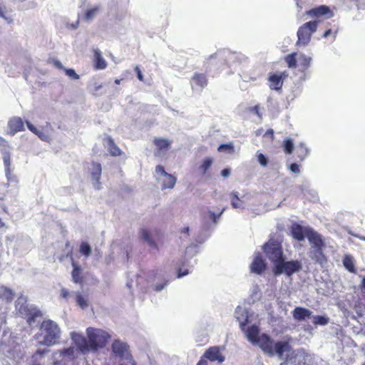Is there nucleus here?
<instances>
[{
	"label": "nucleus",
	"mask_w": 365,
	"mask_h": 365,
	"mask_svg": "<svg viewBox=\"0 0 365 365\" xmlns=\"http://www.w3.org/2000/svg\"><path fill=\"white\" fill-rule=\"evenodd\" d=\"M53 64L56 68H57L60 70H63V71L66 69V68L63 66V64L58 60H56V59L53 60Z\"/></svg>",
	"instance_id": "864d4df0"
},
{
	"label": "nucleus",
	"mask_w": 365,
	"mask_h": 365,
	"mask_svg": "<svg viewBox=\"0 0 365 365\" xmlns=\"http://www.w3.org/2000/svg\"><path fill=\"white\" fill-rule=\"evenodd\" d=\"M28 129L36 135L41 140L50 142L51 140L52 126L48 122L44 125L36 128L29 121H26Z\"/></svg>",
	"instance_id": "9b49d317"
},
{
	"label": "nucleus",
	"mask_w": 365,
	"mask_h": 365,
	"mask_svg": "<svg viewBox=\"0 0 365 365\" xmlns=\"http://www.w3.org/2000/svg\"><path fill=\"white\" fill-rule=\"evenodd\" d=\"M230 197H231V205H232V207L233 208H235V209L241 207V205L238 202V201L240 200V199L239 198V196H238V192H232L230 194Z\"/></svg>",
	"instance_id": "a19ab883"
},
{
	"label": "nucleus",
	"mask_w": 365,
	"mask_h": 365,
	"mask_svg": "<svg viewBox=\"0 0 365 365\" xmlns=\"http://www.w3.org/2000/svg\"><path fill=\"white\" fill-rule=\"evenodd\" d=\"M235 317L237 320L240 322V326L242 330H244L245 326L250 322V316H249L248 312L241 307H237L236 308Z\"/></svg>",
	"instance_id": "aec40b11"
},
{
	"label": "nucleus",
	"mask_w": 365,
	"mask_h": 365,
	"mask_svg": "<svg viewBox=\"0 0 365 365\" xmlns=\"http://www.w3.org/2000/svg\"><path fill=\"white\" fill-rule=\"evenodd\" d=\"M8 134L14 135L16 133L24 130L23 120L19 117H13L8 122Z\"/></svg>",
	"instance_id": "a211bd4d"
},
{
	"label": "nucleus",
	"mask_w": 365,
	"mask_h": 365,
	"mask_svg": "<svg viewBox=\"0 0 365 365\" xmlns=\"http://www.w3.org/2000/svg\"><path fill=\"white\" fill-rule=\"evenodd\" d=\"M266 265L259 254L257 255L250 265L251 271L261 274L265 269Z\"/></svg>",
	"instance_id": "393cba45"
},
{
	"label": "nucleus",
	"mask_w": 365,
	"mask_h": 365,
	"mask_svg": "<svg viewBox=\"0 0 365 365\" xmlns=\"http://www.w3.org/2000/svg\"><path fill=\"white\" fill-rule=\"evenodd\" d=\"M289 170H290L291 172H292L294 173H297L298 174V173H300L299 166L297 163L291 164L290 166H289Z\"/></svg>",
	"instance_id": "3c124183"
},
{
	"label": "nucleus",
	"mask_w": 365,
	"mask_h": 365,
	"mask_svg": "<svg viewBox=\"0 0 365 365\" xmlns=\"http://www.w3.org/2000/svg\"><path fill=\"white\" fill-rule=\"evenodd\" d=\"M300 269L301 264L298 261L284 262V259H282L279 263L276 264V267H274V274L279 275L282 273H285L287 275H291Z\"/></svg>",
	"instance_id": "ddd939ff"
},
{
	"label": "nucleus",
	"mask_w": 365,
	"mask_h": 365,
	"mask_svg": "<svg viewBox=\"0 0 365 365\" xmlns=\"http://www.w3.org/2000/svg\"><path fill=\"white\" fill-rule=\"evenodd\" d=\"M225 53L224 51H217L207 58L206 63L208 65H212L215 60H218L221 63H225Z\"/></svg>",
	"instance_id": "c85d7f7f"
},
{
	"label": "nucleus",
	"mask_w": 365,
	"mask_h": 365,
	"mask_svg": "<svg viewBox=\"0 0 365 365\" xmlns=\"http://www.w3.org/2000/svg\"><path fill=\"white\" fill-rule=\"evenodd\" d=\"M217 150L219 152H225L227 153H234V145L232 143H230L227 144H221Z\"/></svg>",
	"instance_id": "ea45409f"
},
{
	"label": "nucleus",
	"mask_w": 365,
	"mask_h": 365,
	"mask_svg": "<svg viewBox=\"0 0 365 365\" xmlns=\"http://www.w3.org/2000/svg\"><path fill=\"white\" fill-rule=\"evenodd\" d=\"M191 84L197 88H204L207 84V79L203 73H195L191 79Z\"/></svg>",
	"instance_id": "a878e982"
},
{
	"label": "nucleus",
	"mask_w": 365,
	"mask_h": 365,
	"mask_svg": "<svg viewBox=\"0 0 365 365\" xmlns=\"http://www.w3.org/2000/svg\"><path fill=\"white\" fill-rule=\"evenodd\" d=\"M153 144L155 147L154 150V155L156 157L163 158L170 149L172 141L167 138H155L153 140Z\"/></svg>",
	"instance_id": "4468645a"
},
{
	"label": "nucleus",
	"mask_w": 365,
	"mask_h": 365,
	"mask_svg": "<svg viewBox=\"0 0 365 365\" xmlns=\"http://www.w3.org/2000/svg\"><path fill=\"white\" fill-rule=\"evenodd\" d=\"M312 57L304 53L298 54L297 52L287 55L284 61L290 68H299L302 72L306 71L311 66Z\"/></svg>",
	"instance_id": "0eeeda50"
},
{
	"label": "nucleus",
	"mask_w": 365,
	"mask_h": 365,
	"mask_svg": "<svg viewBox=\"0 0 365 365\" xmlns=\"http://www.w3.org/2000/svg\"><path fill=\"white\" fill-rule=\"evenodd\" d=\"M88 169L91 173V179L93 187L97 190L101 189L100 178L102 171L101 164L92 163Z\"/></svg>",
	"instance_id": "dca6fc26"
},
{
	"label": "nucleus",
	"mask_w": 365,
	"mask_h": 365,
	"mask_svg": "<svg viewBox=\"0 0 365 365\" xmlns=\"http://www.w3.org/2000/svg\"><path fill=\"white\" fill-rule=\"evenodd\" d=\"M243 331L250 342L253 345L259 346L264 353L270 356L277 354L279 358L282 359L284 354L289 352L290 350V346L286 341L274 342L266 334L259 335V329L255 324L247 329L245 327Z\"/></svg>",
	"instance_id": "f03ea898"
},
{
	"label": "nucleus",
	"mask_w": 365,
	"mask_h": 365,
	"mask_svg": "<svg viewBox=\"0 0 365 365\" xmlns=\"http://www.w3.org/2000/svg\"><path fill=\"white\" fill-rule=\"evenodd\" d=\"M257 160H258L259 163L262 166L266 167L267 165L268 160H267V158L264 155H263L261 153H257Z\"/></svg>",
	"instance_id": "de8ad7c7"
},
{
	"label": "nucleus",
	"mask_w": 365,
	"mask_h": 365,
	"mask_svg": "<svg viewBox=\"0 0 365 365\" xmlns=\"http://www.w3.org/2000/svg\"><path fill=\"white\" fill-rule=\"evenodd\" d=\"M292 314L294 319L297 321H303L312 317V312L309 309L301 307H296Z\"/></svg>",
	"instance_id": "bb28decb"
},
{
	"label": "nucleus",
	"mask_w": 365,
	"mask_h": 365,
	"mask_svg": "<svg viewBox=\"0 0 365 365\" xmlns=\"http://www.w3.org/2000/svg\"><path fill=\"white\" fill-rule=\"evenodd\" d=\"M105 143L108 148L109 153L113 156H118L121 154L120 148L114 143L110 138H108L105 140Z\"/></svg>",
	"instance_id": "cd10ccee"
},
{
	"label": "nucleus",
	"mask_w": 365,
	"mask_h": 365,
	"mask_svg": "<svg viewBox=\"0 0 365 365\" xmlns=\"http://www.w3.org/2000/svg\"><path fill=\"white\" fill-rule=\"evenodd\" d=\"M312 356L304 349H299L296 351L294 357V363L297 365H312Z\"/></svg>",
	"instance_id": "f3484780"
},
{
	"label": "nucleus",
	"mask_w": 365,
	"mask_h": 365,
	"mask_svg": "<svg viewBox=\"0 0 365 365\" xmlns=\"http://www.w3.org/2000/svg\"><path fill=\"white\" fill-rule=\"evenodd\" d=\"M307 239L311 245L309 257L320 264L326 263L327 258L324 255L326 242L323 237L314 230H309L307 232Z\"/></svg>",
	"instance_id": "20e7f679"
},
{
	"label": "nucleus",
	"mask_w": 365,
	"mask_h": 365,
	"mask_svg": "<svg viewBox=\"0 0 365 365\" xmlns=\"http://www.w3.org/2000/svg\"><path fill=\"white\" fill-rule=\"evenodd\" d=\"M61 331L58 324L51 319L43 320L40 326L39 332L35 335L38 344L52 346L59 343Z\"/></svg>",
	"instance_id": "7ed1b4c3"
},
{
	"label": "nucleus",
	"mask_w": 365,
	"mask_h": 365,
	"mask_svg": "<svg viewBox=\"0 0 365 365\" xmlns=\"http://www.w3.org/2000/svg\"><path fill=\"white\" fill-rule=\"evenodd\" d=\"M212 163V159L211 158H206L201 166L199 168L202 174H205L207 170L210 168Z\"/></svg>",
	"instance_id": "79ce46f5"
},
{
	"label": "nucleus",
	"mask_w": 365,
	"mask_h": 365,
	"mask_svg": "<svg viewBox=\"0 0 365 365\" xmlns=\"http://www.w3.org/2000/svg\"><path fill=\"white\" fill-rule=\"evenodd\" d=\"M66 75L71 80H78L80 76L77 74L74 69L73 68H66L64 70Z\"/></svg>",
	"instance_id": "a18cd8bd"
},
{
	"label": "nucleus",
	"mask_w": 365,
	"mask_h": 365,
	"mask_svg": "<svg viewBox=\"0 0 365 365\" xmlns=\"http://www.w3.org/2000/svg\"><path fill=\"white\" fill-rule=\"evenodd\" d=\"M5 8H3L1 5H0V17L3 18L4 19H5L7 23L9 24H11L12 23L13 21V19L10 17V16H7L6 15V11H4Z\"/></svg>",
	"instance_id": "09e8293b"
},
{
	"label": "nucleus",
	"mask_w": 365,
	"mask_h": 365,
	"mask_svg": "<svg viewBox=\"0 0 365 365\" xmlns=\"http://www.w3.org/2000/svg\"><path fill=\"white\" fill-rule=\"evenodd\" d=\"M80 252L83 255L88 257L91 253V248L87 242H82L80 246Z\"/></svg>",
	"instance_id": "37998d69"
},
{
	"label": "nucleus",
	"mask_w": 365,
	"mask_h": 365,
	"mask_svg": "<svg viewBox=\"0 0 365 365\" xmlns=\"http://www.w3.org/2000/svg\"><path fill=\"white\" fill-rule=\"evenodd\" d=\"M156 180L162 183V189H172L176 183V178L165 172L162 165L155 168Z\"/></svg>",
	"instance_id": "f8f14e48"
},
{
	"label": "nucleus",
	"mask_w": 365,
	"mask_h": 365,
	"mask_svg": "<svg viewBox=\"0 0 365 365\" xmlns=\"http://www.w3.org/2000/svg\"><path fill=\"white\" fill-rule=\"evenodd\" d=\"M297 157L301 160H304L307 156L309 153V149L306 146V145L303 143H301L297 147Z\"/></svg>",
	"instance_id": "7c9ffc66"
},
{
	"label": "nucleus",
	"mask_w": 365,
	"mask_h": 365,
	"mask_svg": "<svg viewBox=\"0 0 365 365\" xmlns=\"http://www.w3.org/2000/svg\"><path fill=\"white\" fill-rule=\"evenodd\" d=\"M312 230L311 229L303 227L302 226L294 224L291 227V234L292 236L299 240L302 241L304 240V237H307V232Z\"/></svg>",
	"instance_id": "412c9836"
},
{
	"label": "nucleus",
	"mask_w": 365,
	"mask_h": 365,
	"mask_svg": "<svg viewBox=\"0 0 365 365\" xmlns=\"http://www.w3.org/2000/svg\"><path fill=\"white\" fill-rule=\"evenodd\" d=\"M188 274V269H184L183 267H179L178 270V277L180 278L182 277H184Z\"/></svg>",
	"instance_id": "603ef678"
},
{
	"label": "nucleus",
	"mask_w": 365,
	"mask_h": 365,
	"mask_svg": "<svg viewBox=\"0 0 365 365\" xmlns=\"http://www.w3.org/2000/svg\"><path fill=\"white\" fill-rule=\"evenodd\" d=\"M197 365H207V361H203V360H200L197 364Z\"/></svg>",
	"instance_id": "e2e57ef3"
},
{
	"label": "nucleus",
	"mask_w": 365,
	"mask_h": 365,
	"mask_svg": "<svg viewBox=\"0 0 365 365\" xmlns=\"http://www.w3.org/2000/svg\"><path fill=\"white\" fill-rule=\"evenodd\" d=\"M264 252L267 257L276 264L279 263L283 259L282 250L281 245L275 241H269L264 245Z\"/></svg>",
	"instance_id": "1a4fd4ad"
},
{
	"label": "nucleus",
	"mask_w": 365,
	"mask_h": 365,
	"mask_svg": "<svg viewBox=\"0 0 365 365\" xmlns=\"http://www.w3.org/2000/svg\"><path fill=\"white\" fill-rule=\"evenodd\" d=\"M94 68L96 70H103L107 67V62L102 56L101 51L98 48L93 50Z\"/></svg>",
	"instance_id": "b1692460"
},
{
	"label": "nucleus",
	"mask_w": 365,
	"mask_h": 365,
	"mask_svg": "<svg viewBox=\"0 0 365 365\" xmlns=\"http://www.w3.org/2000/svg\"><path fill=\"white\" fill-rule=\"evenodd\" d=\"M168 284V282H164L163 284H156L154 286V289L157 292H160L163 290Z\"/></svg>",
	"instance_id": "5fc2aeb1"
},
{
	"label": "nucleus",
	"mask_w": 365,
	"mask_h": 365,
	"mask_svg": "<svg viewBox=\"0 0 365 365\" xmlns=\"http://www.w3.org/2000/svg\"><path fill=\"white\" fill-rule=\"evenodd\" d=\"M99 6H95L88 9L84 15V18L86 21L91 20L99 11Z\"/></svg>",
	"instance_id": "4c0bfd02"
},
{
	"label": "nucleus",
	"mask_w": 365,
	"mask_h": 365,
	"mask_svg": "<svg viewBox=\"0 0 365 365\" xmlns=\"http://www.w3.org/2000/svg\"><path fill=\"white\" fill-rule=\"evenodd\" d=\"M343 264L350 272H355L354 258L351 256L346 255L343 259Z\"/></svg>",
	"instance_id": "473e14b6"
},
{
	"label": "nucleus",
	"mask_w": 365,
	"mask_h": 365,
	"mask_svg": "<svg viewBox=\"0 0 365 365\" xmlns=\"http://www.w3.org/2000/svg\"><path fill=\"white\" fill-rule=\"evenodd\" d=\"M318 22L316 21H309L299 27L297 31L298 40L297 45H307L310 40L312 35L317 31Z\"/></svg>",
	"instance_id": "6e6552de"
},
{
	"label": "nucleus",
	"mask_w": 365,
	"mask_h": 365,
	"mask_svg": "<svg viewBox=\"0 0 365 365\" xmlns=\"http://www.w3.org/2000/svg\"><path fill=\"white\" fill-rule=\"evenodd\" d=\"M86 333L87 339L83 334L76 331L70 333L72 344L83 355L96 352L99 349L104 348L110 339V335L106 331L98 328L88 327Z\"/></svg>",
	"instance_id": "f257e3e1"
},
{
	"label": "nucleus",
	"mask_w": 365,
	"mask_h": 365,
	"mask_svg": "<svg viewBox=\"0 0 365 365\" xmlns=\"http://www.w3.org/2000/svg\"><path fill=\"white\" fill-rule=\"evenodd\" d=\"M288 76L289 74L286 71L280 73H270L267 79L270 89L276 91L280 90L284 81Z\"/></svg>",
	"instance_id": "2eb2a0df"
},
{
	"label": "nucleus",
	"mask_w": 365,
	"mask_h": 365,
	"mask_svg": "<svg viewBox=\"0 0 365 365\" xmlns=\"http://www.w3.org/2000/svg\"><path fill=\"white\" fill-rule=\"evenodd\" d=\"M134 70L136 73L137 78L140 81L145 82L143 75L142 73V71L139 67V66H135L134 68Z\"/></svg>",
	"instance_id": "8fccbe9b"
},
{
	"label": "nucleus",
	"mask_w": 365,
	"mask_h": 365,
	"mask_svg": "<svg viewBox=\"0 0 365 365\" xmlns=\"http://www.w3.org/2000/svg\"><path fill=\"white\" fill-rule=\"evenodd\" d=\"M16 309L26 319L30 326H32L36 319L41 316V312L34 305L27 304L26 298L23 296L19 297L16 302Z\"/></svg>",
	"instance_id": "423d86ee"
},
{
	"label": "nucleus",
	"mask_w": 365,
	"mask_h": 365,
	"mask_svg": "<svg viewBox=\"0 0 365 365\" xmlns=\"http://www.w3.org/2000/svg\"><path fill=\"white\" fill-rule=\"evenodd\" d=\"M252 110L254 112L255 114H256L257 115H258L259 117V118L261 119L262 118V115L259 113V106H254L252 108Z\"/></svg>",
	"instance_id": "bf43d9fd"
},
{
	"label": "nucleus",
	"mask_w": 365,
	"mask_h": 365,
	"mask_svg": "<svg viewBox=\"0 0 365 365\" xmlns=\"http://www.w3.org/2000/svg\"><path fill=\"white\" fill-rule=\"evenodd\" d=\"M79 351L73 344L69 347L60 349L53 351V365H76Z\"/></svg>",
	"instance_id": "39448f33"
},
{
	"label": "nucleus",
	"mask_w": 365,
	"mask_h": 365,
	"mask_svg": "<svg viewBox=\"0 0 365 365\" xmlns=\"http://www.w3.org/2000/svg\"><path fill=\"white\" fill-rule=\"evenodd\" d=\"M225 208L224 207L217 215L212 211L210 207L207 208V210L204 213V218L206 220H212L214 223H217V218H219L224 211Z\"/></svg>",
	"instance_id": "c756f323"
},
{
	"label": "nucleus",
	"mask_w": 365,
	"mask_h": 365,
	"mask_svg": "<svg viewBox=\"0 0 365 365\" xmlns=\"http://www.w3.org/2000/svg\"><path fill=\"white\" fill-rule=\"evenodd\" d=\"M4 226V223L2 222L1 219L0 218V228Z\"/></svg>",
	"instance_id": "774afa93"
},
{
	"label": "nucleus",
	"mask_w": 365,
	"mask_h": 365,
	"mask_svg": "<svg viewBox=\"0 0 365 365\" xmlns=\"http://www.w3.org/2000/svg\"><path fill=\"white\" fill-rule=\"evenodd\" d=\"M0 297L4 298L6 301H11L13 298V292L11 289L0 287Z\"/></svg>",
	"instance_id": "58836bf2"
},
{
	"label": "nucleus",
	"mask_w": 365,
	"mask_h": 365,
	"mask_svg": "<svg viewBox=\"0 0 365 365\" xmlns=\"http://www.w3.org/2000/svg\"><path fill=\"white\" fill-rule=\"evenodd\" d=\"M0 147L1 148V150L3 155L5 151L9 153L10 146L9 142L1 137H0ZM9 154L10 155V153Z\"/></svg>",
	"instance_id": "49530a36"
},
{
	"label": "nucleus",
	"mask_w": 365,
	"mask_h": 365,
	"mask_svg": "<svg viewBox=\"0 0 365 365\" xmlns=\"http://www.w3.org/2000/svg\"><path fill=\"white\" fill-rule=\"evenodd\" d=\"M331 29H328L327 31H326L324 32V34L323 36H324V38H327V37H328V36H329V34H331Z\"/></svg>",
	"instance_id": "680f3d73"
},
{
	"label": "nucleus",
	"mask_w": 365,
	"mask_h": 365,
	"mask_svg": "<svg viewBox=\"0 0 365 365\" xmlns=\"http://www.w3.org/2000/svg\"><path fill=\"white\" fill-rule=\"evenodd\" d=\"M307 14L310 16L320 17L327 15L328 17L332 16L333 14L327 6L322 5L307 11Z\"/></svg>",
	"instance_id": "4be33fe9"
},
{
	"label": "nucleus",
	"mask_w": 365,
	"mask_h": 365,
	"mask_svg": "<svg viewBox=\"0 0 365 365\" xmlns=\"http://www.w3.org/2000/svg\"><path fill=\"white\" fill-rule=\"evenodd\" d=\"M199 250V246L197 244H191L185 250V256L187 257H192L195 256Z\"/></svg>",
	"instance_id": "c9c22d12"
},
{
	"label": "nucleus",
	"mask_w": 365,
	"mask_h": 365,
	"mask_svg": "<svg viewBox=\"0 0 365 365\" xmlns=\"http://www.w3.org/2000/svg\"><path fill=\"white\" fill-rule=\"evenodd\" d=\"M183 232H184L185 233H187V232H189V227H185V228H184Z\"/></svg>",
	"instance_id": "338daca9"
},
{
	"label": "nucleus",
	"mask_w": 365,
	"mask_h": 365,
	"mask_svg": "<svg viewBox=\"0 0 365 365\" xmlns=\"http://www.w3.org/2000/svg\"><path fill=\"white\" fill-rule=\"evenodd\" d=\"M46 352V350H41V349H38L36 351V353L33 355V359H35L37 357L38 355L41 356H43L44 355V354Z\"/></svg>",
	"instance_id": "4d7b16f0"
},
{
	"label": "nucleus",
	"mask_w": 365,
	"mask_h": 365,
	"mask_svg": "<svg viewBox=\"0 0 365 365\" xmlns=\"http://www.w3.org/2000/svg\"><path fill=\"white\" fill-rule=\"evenodd\" d=\"M113 353L121 360L127 361L134 365L133 360L128 344L118 339L115 340L111 346Z\"/></svg>",
	"instance_id": "9d476101"
},
{
	"label": "nucleus",
	"mask_w": 365,
	"mask_h": 365,
	"mask_svg": "<svg viewBox=\"0 0 365 365\" xmlns=\"http://www.w3.org/2000/svg\"><path fill=\"white\" fill-rule=\"evenodd\" d=\"M361 287L365 290V277H363Z\"/></svg>",
	"instance_id": "0e129e2a"
},
{
	"label": "nucleus",
	"mask_w": 365,
	"mask_h": 365,
	"mask_svg": "<svg viewBox=\"0 0 365 365\" xmlns=\"http://www.w3.org/2000/svg\"><path fill=\"white\" fill-rule=\"evenodd\" d=\"M204 356L211 361H218L222 363L225 361V357L222 356L220 348L218 346H213L208 349L204 354Z\"/></svg>",
	"instance_id": "6ab92c4d"
},
{
	"label": "nucleus",
	"mask_w": 365,
	"mask_h": 365,
	"mask_svg": "<svg viewBox=\"0 0 365 365\" xmlns=\"http://www.w3.org/2000/svg\"><path fill=\"white\" fill-rule=\"evenodd\" d=\"M72 266L73 267L71 273L73 281L75 283H81L82 282L81 268L74 262H72Z\"/></svg>",
	"instance_id": "2f4dec72"
},
{
	"label": "nucleus",
	"mask_w": 365,
	"mask_h": 365,
	"mask_svg": "<svg viewBox=\"0 0 365 365\" xmlns=\"http://www.w3.org/2000/svg\"><path fill=\"white\" fill-rule=\"evenodd\" d=\"M356 237H358L359 239L361 240H364L365 241V236L356 235Z\"/></svg>",
	"instance_id": "69168bd1"
},
{
	"label": "nucleus",
	"mask_w": 365,
	"mask_h": 365,
	"mask_svg": "<svg viewBox=\"0 0 365 365\" xmlns=\"http://www.w3.org/2000/svg\"><path fill=\"white\" fill-rule=\"evenodd\" d=\"M283 146L286 153L291 154L294 150V143L290 138H286L283 141Z\"/></svg>",
	"instance_id": "e433bc0d"
},
{
	"label": "nucleus",
	"mask_w": 365,
	"mask_h": 365,
	"mask_svg": "<svg viewBox=\"0 0 365 365\" xmlns=\"http://www.w3.org/2000/svg\"><path fill=\"white\" fill-rule=\"evenodd\" d=\"M270 135L272 136V138H273V135H274V131L272 129H269L267 130V132L265 133L264 135Z\"/></svg>",
	"instance_id": "052dcab7"
},
{
	"label": "nucleus",
	"mask_w": 365,
	"mask_h": 365,
	"mask_svg": "<svg viewBox=\"0 0 365 365\" xmlns=\"http://www.w3.org/2000/svg\"><path fill=\"white\" fill-rule=\"evenodd\" d=\"M4 164L5 167L6 177L7 178L8 182H17L16 177L15 175H13L11 173V155L9 154L8 152L6 151L4 153Z\"/></svg>",
	"instance_id": "5701e85b"
},
{
	"label": "nucleus",
	"mask_w": 365,
	"mask_h": 365,
	"mask_svg": "<svg viewBox=\"0 0 365 365\" xmlns=\"http://www.w3.org/2000/svg\"><path fill=\"white\" fill-rule=\"evenodd\" d=\"M76 302L77 304L82 309H86L88 307V299L86 297L81 295L79 292L75 293Z\"/></svg>",
	"instance_id": "f704fd0d"
},
{
	"label": "nucleus",
	"mask_w": 365,
	"mask_h": 365,
	"mask_svg": "<svg viewBox=\"0 0 365 365\" xmlns=\"http://www.w3.org/2000/svg\"><path fill=\"white\" fill-rule=\"evenodd\" d=\"M70 295L69 292L67 291V289L63 288L61 291V296L63 298L67 299V297Z\"/></svg>",
	"instance_id": "13d9d810"
},
{
	"label": "nucleus",
	"mask_w": 365,
	"mask_h": 365,
	"mask_svg": "<svg viewBox=\"0 0 365 365\" xmlns=\"http://www.w3.org/2000/svg\"><path fill=\"white\" fill-rule=\"evenodd\" d=\"M312 322L315 325H326L329 323V319L326 315H316L312 317Z\"/></svg>",
	"instance_id": "72a5a7b5"
},
{
	"label": "nucleus",
	"mask_w": 365,
	"mask_h": 365,
	"mask_svg": "<svg viewBox=\"0 0 365 365\" xmlns=\"http://www.w3.org/2000/svg\"><path fill=\"white\" fill-rule=\"evenodd\" d=\"M230 175V170L228 168H225L221 171V175L223 178H227Z\"/></svg>",
	"instance_id": "6e6d98bb"
},
{
	"label": "nucleus",
	"mask_w": 365,
	"mask_h": 365,
	"mask_svg": "<svg viewBox=\"0 0 365 365\" xmlns=\"http://www.w3.org/2000/svg\"><path fill=\"white\" fill-rule=\"evenodd\" d=\"M140 237L150 245H154V242L150 238V233L148 230L142 229L140 231Z\"/></svg>",
	"instance_id": "c03bdc74"
}]
</instances>
